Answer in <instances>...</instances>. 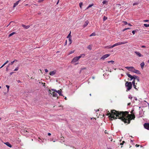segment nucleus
<instances>
[{"label":"nucleus","mask_w":149,"mask_h":149,"mask_svg":"<svg viewBox=\"0 0 149 149\" xmlns=\"http://www.w3.org/2000/svg\"><path fill=\"white\" fill-rule=\"evenodd\" d=\"M107 113L106 115H109V117L111 120L118 118L125 123L129 124L130 122V120L134 119L135 118L134 116L132 114H128V116H126V115L129 113V112L127 111H120L113 110H111V112H109V111H107Z\"/></svg>","instance_id":"f257e3e1"},{"label":"nucleus","mask_w":149,"mask_h":149,"mask_svg":"<svg viewBox=\"0 0 149 149\" xmlns=\"http://www.w3.org/2000/svg\"><path fill=\"white\" fill-rule=\"evenodd\" d=\"M125 68L129 71H131L134 73H136L138 74H141L140 71L138 70H136L134 67H126Z\"/></svg>","instance_id":"f03ea898"},{"label":"nucleus","mask_w":149,"mask_h":149,"mask_svg":"<svg viewBox=\"0 0 149 149\" xmlns=\"http://www.w3.org/2000/svg\"><path fill=\"white\" fill-rule=\"evenodd\" d=\"M125 87L127 88V91L130 90L132 88V83L130 82L126 81L125 83Z\"/></svg>","instance_id":"7ed1b4c3"},{"label":"nucleus","mask_w":149,"mask_h":149,"mask_svg":"<svg viewBox=\"0 0 149 149\" xmlns=\"http://www.w3.org/2000/svg\"><path fill=\"white\" fill-rule=\"evenodd\" d=\"M49 93H50L51 95H53V96L54 97H58V94L57 93H56L55 92H52V93H51V91L50 90H49Z\"/></svg>","instance_id":"20e7f679"},{"label":"nucleus","mask_w":149,"mask_h":149,"mask_svg":"<svg viewBox=\"0 0 149 149\" xmlns=\"http://www.w3.org/2000/svg\"><path fill=\"white\" fill-rule=\"evenodd\" d=\"M110 55V54H106L103 56L101 58V59L104 60L105 59L107 58Z\"/></svg>","instance_id":"39448f33"},{"label":"nucleus","mask_w":149,"mask_h":149,"mask_svg":"<svg viewBox=\"0 0 149 149\" xmlns=\"http://www.w3.org/2000/svg\"><path fill=\"white\" fill-rule=\"evenodd\" d=\"M144 126L145 128L149 130V123H145Z\"/></svg>","instance_id":"423d86ee"},{"label":"nucleus","mask_w":149,"mask_h":149,"mask_svg":"<svg viewBox=\"0 0 149 149\" xmlns=\"http://www.w3.org/2000/svg\"><path fill=\"white\" fill-rule=\"evenodd\" d=\"M134 53L138 56L139 57H142L143 56L139 52H138L137 51H135L134 52Z\"/></svg>","instance_id":"0eeeda50"},{"label":"nucleus","mask_w":149,"mask_h":149,"mask_svg":"<svg viewBox=\"0 0 149 149\" xmlns=\"http://www.w3.org/2000/svg\"><path fill=\"white\" fill-rule=\"evenodd\" d=\"M78 59L77 58V56H76L75 57H74L72 60L71 61L72 63H74L76 61H77L78 60Z\"/></svg>","instance_id":"6e6552de"},{"label":"nucleus","mask_w":149,"mask_h":149,"mask_svg":"<svg viewBox=\"0 0 149 149\" xmlns=\"http://www.w3.org/2000/svg\"><path fill=\"white\" fill-rule=\"evenodd\" d=\"M128 43L127 41H125V42H118L117 43V46L123 44H126Z\"/></svg>","instance_id":"1a4fd4ad"},{"label":"nucleus","mask_w":149,"mask_h":149,"mask_svg":"<svg viewBox=\"0 0 149 149\" xmlns=\"http://www.w3.org/2000/svg\"><path fill=\"white\" fill-rule=\"evenodd\" d=\"M56 70H54L53 71L50 72L49 73V74L51 76H53L56 74Z\"/></svg>","instance_id":"9d476101"},{"label":"nucleus","mask_w":149,"mask_h":149,"mask_svg":"<svg viewBox=\"0 0 149 149\" xmlns=\"http://www.w3.org/2000/svg\"><path fill=\"white\" fill-rule=\"evenodd\" d=\"M127 75L128 76V77H130L131 79L130 80L131 81L132 79H133L134 78H133V76H132L131 75H130V74H129L128 73H127Z\"/></svg>","instance_id":"9b49d317"},{"label":"nucleus","mask_w":149,"mask_h":149,"mask_svg":"<svg viewBox=\"0 0 149 149\" xmlns=\"http://www.w3.org/2000/svg\"><path fill=\"white\" fill-rule=\"evenodd\" d=\"M89 23V21L88 20H86L85 21L84 25L83 26L84 27H86L88 24V23Z\"/></svg>","instance_id":"f8f14e48"},{"label":"nucleus","mask_w":149,"mask_h":149,"mask_svg":"<svg viewBox=\"0 0 149 149\" xmlns=\"http://www.w3.org/2000/svg\"><path fill=\"white\" fill-rule=\"evenodd\" d=\"M4 144L10 148L12 147V145L9 143V142H5L4 143Z\"/></svg>","instance_id":"ddd939ff"},{"label":"nucleus","mask_w":149,"mask_h":149,"mask_svg":"<svg viewBox=\"0 0 149 149\" xmlns=\"http://www.w3.org/2000/svg\"><path fill=\"white\" fill-rule=\"evenodd\" d=\"M56 93H58L60 95L63 96V95L61 93V89H60V90L57 91Z\"/></svg>","instance_id":"4468645a"},{"label":"nucleus","mask_w":149,"mask_h":149,"mask_svg":"<svg viewBox=\"0 0 149 149\" xmlns=\"http://www.w3.org/2000/svg\"><path fill=\"white\" fill-rule=\"evenodd\" d=\"M20 0H19L16 1L15 3H14L13 7H15L18 4L19 2L20 1Z\"/></svg>","instance_id":"2eb2a0df"},{"label":"nucleus","mask_w":149,"mask_h":149,"mask_svg":"<svg viewBox=\"0 0 149 149\" xmlns=\"http://www.w3.org/2000/svg\"><path fill=\"white\" fill-rule=\"evenodd\" d=\"M22 26H23L24 28L25 29H28L30 27L29 26H26L23 24H22Z\"/></svg>","instance_id":"dca6fc26"},{"label":"nucleus","mask_w":149,"mask_h":149,"mask_svg":"<svg viewBox=\"0 0 149 149\" xmlns=\"http://www.w3.org/2000/svg\"><path fill=\"white\" fill-rule=\"evenodd\" d=\"M140 65L141 66V67L142 69H143V68L144 67V62H142L140 64Z\"/></svg>","instance_id":"f3484780"},{"label":"nucleus","mask_w":149,"mask_h":149,"mask_svg":"<svg viewBox=\"0 0 149 149\" xmlns=\"http://www.w3.org/2000/svg\"><path fill=\"white\" fill-rule=\"evenodd\" d=\"M15 61L17 62V60H15L14 61L11 62V63H10V64H9L8 66H9V65H12L13 64V63H14V62Z\"/></svg>","instance_id":"a211bd4d"},{"label":"nucleus","mask_w":149,"mask_h":149,"mask_svg":"<svg viewBox=\"0 0 149 149\" xmlns=\"http://www.w3.org/2000/svg\"><path fill=\"white\" fill-rule=\"evenodd\" d=\"M16 33L15 32H12V33H11L9 35V37H10L11 36H12V35H13L15 34Z\"/></svg>","instance_id":"6ab92c4d"},{"label":"nucleus","mask_w":149,"mask_h":149,"mask_svg":"<svg viewBox=\"0 0 149 149\" xmlns=\"http://www.w3.org/2000/svg\"><path fill=\"white\" fill-rule=\"evenodd\" d=\"M68 40H69V41L70 42V43H69V45H70L72 43L71 38L70 37L69 38Z\"/></svg>","instance_id":"aec40b11"},{"label":"nucleus","mask_w":149,"mask_h":149,"mask_svg":"<svg viewBox=\"0 0 149 149\" xmlns=\"http://www.w3.org/2000/svg\"><path fill=\"white\" fill-rule=\"evenodd\" d=\"M93 4H91V5H89L87 7V9H88V8L91 7L92 6H93Z\"/></svg>","instance_id":"412c9836"},{"label":"nucleus","mask_w":149,"mask_h":149,"mask_svg":"<svg viewBox=\"0 0 149 149\" xmlns=\"http://www.w3.org/2000/svg\"><path fill=\"white\" fill-rule=\"evenodd\" d=\"M95 33H91L90 35V36L91 37L93 36H95Z\"/></svg>","instance_id":"4be33fe9"},{"label":"nucleus","mask_w":149,"mask_h":149,"mask_svg":"<svg viewBox=\"0 0 149 149\" xmlns=\"http://www.w3.org/2000/svg\"><path fill=\"white\" fill-rule=\"evenodd\" d=\"M143 25L146 27H149V24H143Z\"/></svg>","instance_id":"5701e85b"},{"label":"nucleus","mask_w":149,"mask_h":149,"mask_svg":"<svg viewBox=\"0 0 149 149\" xmlns=\"http://www.w3.org/2000/svg\"><path fill=\"white\" fill-rule=\"evenodd\" d=\"M87 48L90 50H91L92 49V48L90 45H89L88 46Z\"/></svg>","instance_id":"b1692460"},{"label":"nucleus","mask_w":149,"mask_h":149,"mask_svg":"<svg viewBox=\"0 0 149 149\" xmlns=\"http://www.w3.org/2000/svg\"><path fill=\"white\" fill-rule=\"evenodd\" d=\"M117 46V43H115L113 45L111 46V47L113 48L114 47Z\"/></svg>","instance_id":"393cba45"},{"label":"nucleus","mask_w":149,"mask_h":149,"mask_svg":"<svg viewBox=\"0 0 149 149\" xmlns=\"http://www.w3.org/2000/svg\"><path fill=\"white\" fill-rule=\"evenodd\" d=\"M134 111V110H132V111H131V113L132 114H132V115H134V116L135 117V115H134V113H133V111ZM128 114H129L128 113ZM128 116V114H127V115H126V116Z\"/></svg>","instance_id":"a878e982"},{"label":"nucleus","mask_w":149,"mask_h":149,"mask_svg":"<svg viewBox=\"0 0 149 149\" xmlns=\"http://www.w3.org/2000/svg\"><path fill=\"white\" fill-rule=\"evenodd\" d=\"M107 17L105 16H104L103 18V21H105V20H106L107 19Z\"/></svg>","instance_id":"bb28decb"},{"label":"nucleus","mask_w":149,"mask_h":149,"mask_svg":"<svg viewBox=\"0 0 149 149\" xmlns=\"http://www.w3.org/2000/svg\"><path fill=\"white\" fill-rule=\"evenodd\" d=\"M133 85V86L134 87V88L136 90H138V88H139V87L138 88H136V85L135 84H134Z\"/></svg>","instance_id":"cd10ccee"},{"label":"nucleus","mask_w":149,"mask_h":149,"mask_svg":"<svg viewBox=\"0 0 149 149\" xmlns=\"http://www.w3.org/2000/svg\"><path fill=\"white\" fill-rule=\"evenodd\" d=\"M83 5V3L81 2L79 3V6L80 7V8H81V6Z\"/></svg>","instance_id":"c85d7f7f"},{"label":"nucleus","mask_w":149,"mask_h":149,"mask_svg":"<svg viewBox=\"0 0 149 149\" xmlns=\"http://www.w3.org/2000/svg\"><path fill=\"white\" fill-rule=\"evenodd\" d=\"M70 34H71V32H70V33H69V34L68 35V36H67V38H70V37L71 38V36L70 35Z\"/></svg>","instance_id":"c756f323"},{"label":"nucleus","mask_w":149,"mask_h":149,"mask_svg":"<svg viewBox=\"0 0 149 149\" xmlns=\"http://www.w3.org/2000/svg\"><path fill=\"white\" fill-rule=\"evenodd\" d=\"M130 28H125L124 29H123L122 30V31H125L127 30V29H130Z\"/></svg>","instance_id":"7c9ffc66"},{"label":"nucleus","mask_w":149,"mask_h":149,"mask_svg":"<svg viewBox=\"0 0 149 149\" xmlns=\"http://www.w3.org/2000/svg\"><path fill=\"white\" fill-rule=\"evenodd\" d=\"M138 76H137L135 75H134L133 76V78H134L133 79V80H135V79H136L137 78Z\"/></svg>","instance_id":"2f4dec72"},{"label":"nucleus","mask_w":149,"mask_h":149,"mask_svg":"<svg viewBox=\"0 0 149 149\" xmlns=\"http://www.w3.org/2000/svg\"><path fill=\"white\" fill-rule=\"evenodd\" d=\"M6 87L7 88V90H8V91L9 90V87H10V86H9L8 85H6Z\"/></svg>","instance_id":"473e14b6"},{"label":"nucleus","mask_w":149,"mask_h":149,"mask_svg":"<svg viewBox=\"0 0 149 149\" xmlns=\"http://www.w3.org/2000/svg\"><path fill=\"white\" fill-rule=\"evenodd\" d=\"M111 47V46H107L106 47V48H108V49L112 48Z\"/></svg>","instance_id":"72a5a7b5"},{"label":"nucleus","mask_w":149,"mask_h":149,"mask_svg":"<svg viewBox=\"0 0 149 149\" xmlns=\"http://www.w3.org/2000/svg\"><path fill=\"white\" fill-rule=\"evenodd\" d=\"M108 63H111L113 64V63H114V61H108Z\"/></svg>","instance_id":"f704fd0d"},{"label":"nucleus","mask_w":149,"mask_h":149,"mask_svg":"<svg viewBox=\"0 0 149 149\" xmlns=\"http://www.w3.org/2000/svg\"><path fill=\"white\" fill-rule=\"evenodd\" d=\"M74 52V50H73V51H70V52H69V54H71L73 53Z\"/></svg>","instance_id":"c9c22d12"},{"label":"nucleus","mask_w":149,"mask_h":149,"mask_svg":"<svg viewBox=\"0 0 149 149\" xmlns=\"http://www.w3.org/2000/svg\"><path fill=\"white\" fill-rule=\"evenodd\" d=\"M18 69H19V67H17L15 69L14 71H17L18 70Z\"/></svg>","instance_id":"e433bc0d"},{"label":"nucleus","mask_w":149,"mask_h":149,"mask_svg":"<svg viewBox=\"0 0 149 149\" xmlns=\"http://www.w3.org/2000/svg\"><path fill=\"white\" fill-rule=\"evenodd\" d=\"M125 141H123L122 143H120V145H123V144L125 143Z\"/></svg>","instance_id":"4c0bfd02"},{"label":"nucleus","mask_w":149,"mask_h":149,"mask_svg":"<svg viewBox=\"0 0 149 149\" xmlns=\"http://www.w3.org/2000/svg\"><path fill=\"white\" fill-rule=\"evenodd\" d=\"M123 22L125 25H126L128 24L127 22L126 21H123Z\"/></svg>","instance_id":"58836bf2"},{"label":"nucleus","mask_w":149,"mask_h":149,"mask_svg":"<svg viewBox=\"0 0 149 149\" xmlns=\"http://www.w3.org/2000/svg\"><path fill=\"white\" fill-rule=\"evenodd\" d=\"M80 55L81 56V57H83L85 56V55L84 54H81Z\"/></svg>","instance_id":"ea45409f"},{"label":"nucleus","mask_w":149,"mask_h":149,"mask_svg":"<svg viewBox=\"0 0 149 149\" xmlns=\"http://www.w3.org/2000/svg\"><path fill=\"white\" fill-rule=\"evenodd\" d=\"M132 83L133 85L134 84H135V80H133V81L132 82Z\"/></svg>","instance_id":"a19ab883"},{"label":"nucleus","mask_w":149,"mask_h":149,"mask_svg":"<svg viewBox=\"0 0 149 149\" xmlns=\"http://www.w3.org/2000/svg\"><path fill=\"white\" fill-rule=\"evenodd\" d=\"M52 91H54V92H57V91H56V89H52Z\"/></svg>","instance_id":"79ce46f5"},{"label":"nucleus","mask_w":149,"mask_h":149,"mask_svg":"<svg viewBox=\"0 0 149 149\" xmlns=\"http://www.w3.org/2000/svg\"><path fill=\"white\" fill-rule=\"evenodd\" d=\"M128 98H129V99H132V96L131 95H129V97H128Z\"/></svg>","instance_id":"37998d69"},{"label":"nucleus","mask_w":149,"mask_h":149,"mask_svg":"<svg viewBox=\"0 0 149 149\" xmlns=\"http://www.w3.org/2000/svg\"><path fill=\"white\" fill-rule=\"evenodd\" d=\"M136 32V30H134L132 31V32L133 33V34H135V32Z\"/></svg>","instance_id":"c03bdc74"},{"label":"nucleus","mask_w":149,"mask_h":149,"mask_svg":"<svg viewBox=\"0 0 149 149\" xmlns=\"http://www.w3.org/2000/svg\"><path fill=\"white\" fill-rule=\"evenodd\" d=\"M138 4V3H134L133 4V5L135 6V5H137Z\"/></svg>","instance_id":"a18cd8bd"},{"label":"nucleus","mask_w":149,"mask_h":149,"mask_svg":"<svg viewBox=\"0 0 149 149\" xmlns=\"http://www.w3.org/2000/svg\"><path fill=\"white\" fill-rule=\"evenodd\" d=\"M77 58H78V60H79L80 58L81 57V56L80 55L78 56H77Z\"/></svg>","instance_id":"49530a36"},{"label":"nucleus","mask_w":149,"mask_h":149,"mask_svg":"<svg viewBox=\"0 0 149 149\" xmlns=\"http://www.w3.org/2000/svg\"><path fill=\"white\" fill-rule=\"evenodd\" d=\"M149 20H148V19H146V20H144L143 21L144 22H149Z\"/></svg>","instance_id":"de8ad7c7"},{"label":"nucleus","mask_w":149,"mask_h":149,"mask_svg":"<svg viewBox=\"0 0 149 149\" xmlns=\"http://www.w3.org/2000/svg\"><path fill=\"white\" fill-rule=\"evenodd\" d=\"M136 79L138 81H140L138 77H137V78Z\"/></svg>","instance_id":"09e8293b"},{"label":"nucleus","mask_w":149,"mask_h":149,"mask_svg":"<svg viewBox=\"0 0 149 149\" xmlns=\"http://www.w3.org/2000/svg\"><path fill=\"white\" fill-rule=\"evenodd\" d=\"M141 47L142 48H146V46L145 45H142L141 46Z\"/></svg>","instance_id":"8fccbe9b"},{"label":"nucleus","mask_w":149,"mask_h":149,"mask_svg":"<svg viewBox=\"0 0 149 149\" xmlns=\"http://www.w3.org/2000/svg\"><path fill=\"white\" fill-rule=\"evenodd\" d=\"M45 72H48V70L47 69H45Z\"/></svg>","instance_id":"3c124183"},{"label":"nucleus","mask_w":149,"mask_h":149,"mask_svg":"<svg viewBox=\"0 0 149 149\" xmlns=\"http://www.w3.org/2000/svg\"><path fill=\"white\" fill-rule=\"evenodd\" d=\"M43 0H39V1H38V2L40 3Z\"/></svg>","instance_id":"603ef678"},{"label":"nucleus","mask_w":149,"mask_h":149,"mask_svg":"<svg viewBox=\"0 0 149 149\" xmlns=\"http://www.w3.org/2000/svg\"><path fill=\"white\" fill-rule=\"evenodd\" d=\"M67 44V40H66L65 43L64 44V45L65 46V45H66Z\"/></svg>","instance_id":"864d4df0"},{"label":"nucleus","mask_w":149,"mask_h":149,"mask_svg":"<svg viewBox=\"0 0 149 149\" xmlns=\"http://www.w3.org/2000/svg\"><path fill=\"white\" fill-rule=\"evenodd\" d=\"M106 3V1H104L102 2V3H103V4H105Z\"/></svg>","instance_id":"5fc2aeb1"},{"label":"nucleus","mask_w":149,"mask_h":149,"mask_svg":"<svg viewBox=\"0 0 149 149\" xmlns=\"http://www.w3.org/2000/svg\"><path fill=\"white\" fill-rule=\"evenodd\" d=\"M17 82L18 83H20L21 82V81H20V80H17Z\"/></svg>","instance_id":"6e6d98bb"},{"label":"nucleus","mask_w":149,"mask_h":149,"mask_svg":"<svg viewBox=\"0 0 149 149\" xmlns=\"http://www.w3.org/2000/svg\"><path fill=\"white\" fill-rule=\"evenodd\" d=\"M139 146V145H138L137 144H136V146L137 147H138Z\"/></svg>","instance_id":"4d7b16f0"},{"label":"nucleus","mask_w":149,"mask_h":149,"mask_svg":"<svg viewBox=\"0 0 149 149\" xmlns=\"http://www.w3.org/2000/svg\"><path fill=\"white\" fill-rule=\"evenodd\" d=\"M48 135L49 136H50L51 135V134L50 133H48Z\"/></svg>","instance_id":"13d9d810"},{"label":"nucleus","mask_w":149,"mask_h":149,"mask_svg":"<svg viewBox=\"0 0 149 149\" xmlns=\"http://www.w3.org/2000/svg\"><path fill=\"white\" fill-rule=\"evenodd\" d=\"M5 65L3 64V65L0 68L3 67Z\"/></svg>","instance_id":"bf43d9fd"},{"label":"nucleus","mask_w":149,"mask_h":149,"mask_svg":"<svg viewBox=\"0 0 149 149\" xmlns=\"http://www.w3.org/2000/svg\"><path fill=\"white\" fill-rule=\"evenodd\" d=\"M9 67L8 65L7 66V67L6 68V71H8V67Z\"/></svg>","instance_id":"052dcab7"},{"label":"nucleus","mask_w":149,"mask_h":149,"mask_svg":"<svg viewBox=\"0 0 149 149\" xmlns=\"http://www.w3.org/2000/svg\"><path fill=\"white\" fill-rule=\"evenodd\" d=\"M128 24L129 26H132V25L130 23Z\"/></svg>","instance_id":"680f3d73"},{"label":"nucleus","mask_w":149,"mask_h":149,"mask_svg":"<svg viewBox=\"0 0 149 149\" xmlns=\"http://www.w3.org/2000/svg\"><path fill=\"white\" fill-rule=\"evenodd\" d=\"M59 1V0H58L57 3H56V5H57L58 4Z\"/></svg>","instance_id":"e2e57ef3"},{"label":"nucleus","mask_w":149,"mask_h":149,"mask_svg":"<svg viewBox=\"0 0 149 149\" xmlns=\"http://www.w3.org/2000/svg\"><path fill=\"white\" fill-rule=\"evenodd\" d=\"M13 73V72H11L10 73V75H12Z\"/></svg>","instance_id":"0e129e2a"},{"label":"nucleus","mask_w":149,"mask_h":149,"mask_svg":"<svg viewBox=\"0 0 149 149\" xmlns=\"http://www.w3.org/2000/svg\"><path fill=\"white\" fill-rule=\"evenodd\" d=\"M9 62V61L8 60H7L6 62V63H8Z\"/></svg>","instance_id":"69168bd1"},{"label":"nucleus","mask_w":149,"mask_h":149,"mask_svg":"<svg viewBox=\"0 0 149 149\" xmlns=\"http://www.w3.org/2000/svg\"><path fill=\"white\" fill-rule=\"evenodd\" d=\"M6 64H7L6 63V62H5V63L3 64H4V65H6Z\"/></svg>","instance_id":"338daca9"},{"label":"nucleus","mask_w":149,"mask_h":149,"mask_svg":"<svg viewBox=\"0 0 149 149\" xmlns=\"http://www.w3.org/2000/svg\"><path fill=\"white\" fill-rule=\"evenodd\" d=\"M6 64H7L6 63V62H5V63L3 64H4V65H6Z\"/></svg>","instance_id":"774afa93"}]
</instances>
